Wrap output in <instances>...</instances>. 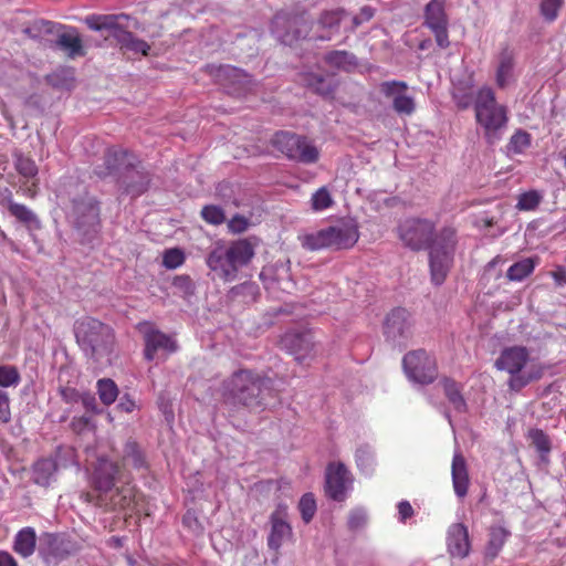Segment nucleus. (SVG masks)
Instances as JSON below:
<instances>
[{
    "mask_svg": "<svg viewBox=\"0 0 566 566\" xmlns=\"http://www.w3.org/2000/svg\"><path fill=\"white\" fill-rule=\"evenodd\" d=\"M122 492H125V493H130V490H123ZM118 499L117 500H114L111 504H109V507L112 510H125V509H128L130 506V497L127 495V494H123L120 495L119 493L116 495Z\"/></svg>",
    "mask_w": 566,
    "mask_h": 566,
    "instance_id": "obj_60",
    "label": "nucleus"
},
{
    "mask_svg": "<svg viewBox=\"0 0 566 566\" xmlns=\"http://www.w3.org/2000/svg\"><path fill=\"white\" fill-rule=\"evenodd\" d=\"M527 360V349L521 346H513L501 352L499 358L495 360V367L509 374H518L524 368Z\"/></svg>",
    "mask_w": 566,
    "mask_h": 566,
    "instance_id": "obj_17",
    "label": "nucleus"
},
{
    "mask_svg": "<svg viewBox=\"0 0 566 566\" xmlns=\"http://www.w3.org/2000/svg\"><path fill=\"white\" fill-rule=\"evenodd\" d=\"M397 509H398V520L401 523H405L415 513L411 504L406 500L400 501L397 505Z\"/></svg>",
    "mask_w": 566,
    "mask_h": 566,
    "instance_id": "obj_59",
    "label": "nucleus"
},
{
    "mask_svg": "<svg viewBox=\"0 0 566 566\" xmlns=\"http://www.w3.org/2000/svg\"><path fill=\"white\" fill-rule=\"evenodd\" d=\"M186 256L181 249H167L163 254V265L168 270H175L185 263Z\"/></svg>",
    "mask_w": 566,
    "mask_h": 566,
    "instance_id": "obj_50",
    "label": "nucleus"
},
{
    "mask_svg": "<svg viewBox=\"0 0 566 566\" xmlns=\"http://www.w3.org/2000/svg\"><path fill=\"white\" fill-rule=\"evenodd\" d=\"M298 510L305 523H310L314 517L317 506L313 493H305L298 502Z\"/></svg>",
    "mask_w": 566,
    "mask_h": 566,
    "instance_id": "obj_49",
    "label": "nucleus"
},
{
    "mask_svg": "<svg viewBox=\"0 0 566 566\" xmlns=\"http://www.w3.org/2000/svg\"><path fill=\"white\" fill-rule=\"evenodd\" d=\"M137 164V158L128 150L109 148L105 155V165L109 174H128Z\"/></svg>",
    "mask_w": 566,
    "mask_h": 566,
    "instance_id": "obj_22",
    "label": "nucleus"
},
{
    "mask_svg": "<svg viewBox=\"0 0 566 566\" xmlns=\"http://www.w3.org/2000/svg\"><path fill=\"white\" fill-rule=\"evenodd\" d=\"M543 199L538 190H530L521 193L517 199L516 209L520 211L535 210Z\"/></svg>",
    "mask_w": 566,
    "mask_h": 566,
    "instance_id": "obj_44",
    "label": "nucleus"
},
{
    "mask_svg": "<svg viewBox=\"0 0 566 566\" xmlns=\"http://www.w3.org/2000/svg\"><path fill=\"white\" fill-rule=\"evenodd\" d=\"M334 205V200L326 187L318 188L311 197V209L315 212L324 211Z\"/></svg>",
    "mask_w": 566,
    "mask_h": 566,
    "instance_id": "obj_43",
    "label": "nucleus"
},
{
    "mask_svg": "<svg viewBox=\"0 0 566 566\" xmlns=\"http://www.w3.org/2000/svg\"><path fill=\"white\" fill-rule=\"evenodd\" d=\"M473 107L485 142L489 145L499 143L509 124L507 106L497 102L492 87L484 85L476 91Z\"/></svg>",
    "mask_w": 566,
    "mask_h": 566,
    "instance_id": "obj_3",
    "label": "nucleus"
},
{
    "mask_svg": "<svg viewBox=\"0 0 566 566\" xmlns=\"http://www.w3.org/2000/svg\"><path fill=\"white\" fill-rule=\"evenodd\" d=\"M457 245L455 229L443 227L427 248L429 250L430 279L434 285L440 286L444 283L454 263Z\"/></svg>",
    "mask_w": 566,
    "mask_h": 566,
    "instance_id": "obj_7",
    "label": "nucleus"
},
{
    "mask_svg": "<svg viewBox=\"0 0 566 566\" xmlns=\"http://www.w3.org/2000/svg\"><path fill=\"white\" fill-rule=\"evenodd\" d=\"M201 218L209 224L220 226L226 220L224 210L217 205H207L201 209Z\"/></svg>",
    "mask_w": 566,
    "mask_h": 566,
    "instance_id": "obj_48",
    "label": "nucleus"
},
{
    "mask_svg": "<svg viewBox=\"0 0 566 566\" xmlns=\"http://www.w3.org/2000/svg\"><path fill=\"white\" fill-rule=\"evenodd\" d=\"M60 395L64 402L72 405L80 402L82 392L72 387H61Z\"/></svg>",
    "mask_w": 566,
    "mask_h": 566,
    "instance_id": "obj_56",
    "label": "nucleus"
},
{
    "mask_svg": "<svg viewBox=\"0 0 566 566\" xmlns=\"http://www.w3.org/2000/svg\"><path fill=\"white\" fill-rule=\"evenodd\" d=\"M10 213L18 219L20 222H22L30 232H33L35 230L41 229L42 224L38 216L25 205L12 202L10 207L8 208ZM31 238L34 242H36V239L33 233H30Z\"/></svg>",
    "mask_w": 566,
    "mask_h": 566,
    "instance_id": "obj_28",
    "label": "nucleus"
},
{
    "mask_svg": "<svg viewBox=\"0 0 566 566\" xmlns=\"http://www.w3.org/2000/svg\"><path fill=\"white\" fill-rule=\"evenodd\" d=\"M248 227L249 220L241 214H235L228 221V229L232 233H242Z\"/></svg>",
    "mask_w": 566,
    "mask_h": 566,
    "instance_id": "obj_55",
    "label": "nucleus"
},
{
    "mask_svg": "<svg viewBox=\"0 0 566 566\" xmlns=\"http://www.w3.org/2000/svg\"><path fill=\"white\" fill-rule=\"evenodd\" d=\"M76 343L86 357L99 363L109 360L115 346L114 329L91 316L81 317L74 323Z\"/></svg>",
    "mask_w": 566,
    "mask_h": 566,
    "instance_id": "obj_4",
    "label": "nucleus"
},
{
    "mask_svg": "<svg viewBox=\"0 0 566 566\" xmlns=\"http://www.w3.org/2000/svg\"><path fill=\"white\" fill-rule=\"evenodd\" d=\"M444 0H431L424 8V24L431 30L448 24Z\"/></svg>",
    "mask_w": 566,
    "mask_h": 566,
    "instance_id": "obj_30",
    "label": "nucleus"
},
{
    "mask_svg": "<svg viewBox=\"0 0 566 566\" xmlns=\"http://www.w3.org/2000/svg\"><path fill=\"white\" fill-rule=\"evenodd\" d=\"M402 367L408 379L416 384H431L438 376L434 357L423 349H417L406 354L402 359Z\"/></svg>",
    "mask_w": 566,
    "mask_h": 566,
    "instance_id": "obj_11",
    "label": "nucleus"
},
{
    "mask_svg": "<svg viewBox=\"0 0 566 566\" xmlns=\"http://www.w3.org/2000/svg\"><path fill=\"white\" fill-rule=\"evenodd\" d=\"M511 535L510 531L504 526L496 525L490 528L489 541L485 547L488 557L494 558L499 555L506 539Z\"/></svg>",
    "mask_w": 566,
    "mask_h": 566,
    "instance_id": "obj_32",
    "label": "nucleus"
},
{
    "mask_svg": "<svg viewBox=\"0 0 566 566\" xmlns=\"http://www.w3.org/2000/svg\"><path fill=\"white\" fill-rule=\"evenodd\" d=\"M448 552L453 557L464 558L470 552V541L468 528L461 524H452L448 530L447 536Z\"/></svg>",
    "mask_w": 566,
    "mask_h": 566,
    "instance_id": "obj_18",
    "label": "nucleus"
},
{
    "mask_svg": "<svg viewBox=\"0 0 566 566\" xmlns=\"http://www.w3.org/2000/svg\"><path fill=\"white\" fill-rule=\"evenodd\" d=\"M117 408L120 411L129 413L136 409V402L129 395L125 394L119 398Z\"/></svg>",
    "mask_w": 566,
    "mask_h": 566,
    "instance_id": "obj_64",
    "label": "nucleus"
},
{
    "mask_svg": "<svg viewBox=\"0 0 566 566\" xmlns=\"http://www.w3.org/2000/svg\"><path fill=\"white\" fill-rule=\"evenodd\" d=\"M391 107L399 116H411L416 111L415 97L406 92L394 101Z\"/></svg>",
    "mask_w": 566,
    "mask_h": 566,
    "instance_id": "obj_45",
    "label": "nucleus"
},
{
    "mask_svg": "<svg viewBox=\"0 0 566 566\" xmlns=\"http://www.w3.org/2000/svg\"><path fill=\"white\" fill-rule=\"evenodd\" d=\"M328 239L327 228L300 235L301 245L307 251L331 249Z\"/></svg>",
    "mask_w": 566,
    "mask_h": 566,
    "instance_id": "obj_35",
    "label": "nucleus"
},
{
    "mask_svg": "<svg viewBox=\"0 0 566 566\" xmlns=\"http://www.w3.org/2000/svg\"><path fill=\"white\" fill-rule=\"evenodd\" d=\"M124 452L125 455L132 460V463L136 469H140L145 465L143 452L135 441H128L125 444Z\"/></svg>",
    "mask_w": 566,
    "mask_h": 566,
    "instance_id": "obj_52",
    "label": "nucleus"
},
{
    "mask_svg": "<svg viewBox=\"0 0 566 566\" xmlns=\"http://www.w3.org/2000/svg\"><path fill=\"white\" fill-rule=\"evenodd\" d=\"M126 14H91L85 18L86 25L93 31L107 30L117 41L122 49L147 55L150 45L136 38L132 32L125 30L120 24L122 20H127Z\"/></svg>",
    "mask_w": 566,
    "mask_h": 566,
    "instance_id": "obj_8",
    "label": "nucleus"
},
{
    "mask_svg": "<svg viewBox=\"0 0 566 566\" xmlns=\"http://www.w3.org/2000/svg\"><path fill=\"white\" fill-rule=\"evenodd\" d=\"M367 512L363 507H355L348 514L347 525L350 531H358L367 524Z\"/></svg>",
    "mask_w": 566,
    "mask_h": 566,
    "instance_id": "obj_51",
    "label": "nucleus"
},
{
    "mask_svg": "<svg viewBox=\"0 0 566 566\" xmlns=\"http://www.w3.org/2000/svg\"><path fill=\"white\" fill-rule=\"evenodd\" d=\"M563 0H542L539 3V12L542 18L548 22H554L563 7Z\"/></svg>",
    "mask_w": 566,
    "mask_h": 566,
    "instance_id": "obj_47",
    "label": "nucleus"
},
{
    "mask_svg": "<svg viewBox=\"0 0 566 566\" xmlns=\"http://www.w3.org/2000/svg\"><path fill=\"white\" fill-rule=\"evenodd\" d=\"M528 438L536 451L539 453L541 461L547 463L548 454L552 450V443L548 436L542 429H531Z\"/></svg>",
    "mask_w": 566,
    "mask_h": 566,
    "instance_id": "obj_37",
    "label": "nucleus"
},
{
    "mask_svg": "<svg viewBox=\"0 0 566 566\" xmlns=\"http://www.w3.org/2000/svg\"><path fill=\"white\" fill-rule=\"evenodd\" d=\"M259 287L255 283L253 282H244L242 284H239L237 286H233L231 290H230V294L232 296H237V295H240V294H250V295H254L256 294Z\"/></svg>",
    "mask_w": 566,
    "mask_h": 566,
    "instance_id": "obj_58",
    "label": "nucleus"
},
{
    "mask_svg": "<svg viewBox=\"0 0 566 566\" xmlns=\"http://www.w3.org/2000/svg\"><path fill=\"white\" fill-rule=\"evenodd\" d=\"M431 31L433 32L436 41L440 48H447L449 45L447 25L431 29Z\"/></svg>",
    "mask_w": 566,
    "mask_h": 566,
    "instance_id": "obj_62",
    "label": "nucleus"
},
{
    "mask_svg": "<svg viewBox=\"0 0 566 566\" xmlns=\"http://www.w3.org/2000/svg\"><path fill=\"white\" fill-rule=\"evenodd\" d=\"M11 421L10 399L6 390L0 388V423L7 424Z\"/></svg>",
    "mask_w": 566,
    "mask_h": 566,
    "instance_id": "obj_54",
    "label": "nucleus"
},
{
    "mask_svg": "<svg viewBox=\"0 0 566 566\" xmlns=\"http://www.w3.org/2000/svg\"><path fill=\"white\" fill-rule=\"evenodd\" d=\"M300 77V81L306 87L325 98H332L338 85L334 77L324 76L313 72H304Z\"/></svg>",
    "mask_w": 566,
    "mask_h": 566,
    "instance_id": "obj_21",
    "label": "nucleus"
},
{
    "mask_svg": "<svg viewBox=\"0 0 566 566\" xmlns=\"http://www.w3.org/2000/svg\"><path fill=\"white\" fill-rule=\"evenodd\" d=\"M535 265L532 258L520 260L509 268L506 277L509 281L521 282L534 272Z\"/></svg>",
    "mask_w": 566,
    "mask_h": 566,
    "instance_id": "obj_36",
    "label": "nucleus"
},
{
    "mask_svg": "<svg viewBox=\"0 0 566 566\" xmlns=\"http://www.w3.org/2000/svg\"><path fill=\"white\" fill-rule=\"evenodd\" d=\"M355 460L358 470L366 475H370L374 471V452L369 446H360L355 453Z\"/></svg>",
    "mask_w": 566,
    "mask_h": 566,
    "instance_id": "obj_39",
    "label": "nucleus"
},
{
    "mask_svg": "<svg viewBox=\"0 0 566 566\" xmlns=\"http://www.w3.org/2000/svg\"><path fill=\"white\" fill-rule=\"evenodd\" d=\"M292 535L291 525L280 518L276 514L271 516V532L268 537V546L273 551H279L285 538Z\"/></svg>",
    "mask_w": 566,
    "mask_h": 566,
    "instance_id": "obj_26",
    "label": "nucleus"
},
{
    "mask_svg": "<svg viewBox=\"0 0 566 566\" xmlns=\"http://www.w3.org/2000/svg\"><path fill=\"white\" fill-rule=\"evenodd\" d=\"M324 61L329 66L345 72H352L358 66L357 56L346 50H334L327 52L324 56Z\"/></svg>",
    "mask_w": 566,
    "mask_h": 566,
    "instance_id": "obj_27",
    "label": "nucleus"
},
{
    "mask_svg": "<svg viewBox=\"0 0 566 566\" xmlns=\"http://www.w3.org/2000/svg\"><path fill=\"white\" fill-rule=\"evenodd\" d=\"M451 476L455 495L463 499L468 494L470 479L467 462L459 451L453 454Z\"/></svg>",
    "mask_w": 566,
    "mask_h": 566,
    "instance_id": "obj_23",
    "label": "nucleus"
},
{
    "mask_svg": "<svg viewBox=\"0 0 566 566\" xmlns=\"http://www.w3.org/2000/svg\"><path fill=\"white\" fill-rule=\"evenodd\" d=\"M222 396L227 403L264 410L275 405L279 389L272 378L253 370L240 369L223 382Z\"/></svg>",
    "mask_w": 566,
    "mask_h": 566,
    "instance_id": "obj_1",
    "label": "nucleus"
},
{
    "mask_svg": "<svg viewBox=\"0 0 566 566\" xmlns=\"http://www.w3.org/2000/svg\"><path fill=\"white\" fill-rule=\"evenodd\" d=\"M532 145V135L526 130L516 129L510 137L505 146V153L509 157L524 154Z\"/></svg>",
    "mask_w": 566,
    "mask_h": 566,
    "instance_id": "obj_33",
    "label": "nucleus"
},
{
    "mask_svg": "<svg viewBox=\"0 0 566 566\" xmlns=\"http://www.w3.org/2000/svg\"><path fill=\"white\" fill-rule=\"evenodd\" d=\"M80 401L87 411H91L93 413L98 412L97 402L93 394L82 392Z\"/></svg>",
    "mask_w": 566,
    "mask_h": 566,
    "instance_id": "obj_61",
    "label": "nucleus"
},
{
    "mask_svg": "<svg viewBox=\"0 0 566 566\" xmlns=\"http://www.w3.org/2000/svg\"><path fill=\"white\" fill-rule=\"evenodd\" d=\"M384 334L394 344H401L411 334L410 314L401 307L392 310L384 323Z\"/></svg>",
    "mask_w": 566,
    "mask_h": 566,
    "instance_id": "obj_14",
    "label": "nucleus"
},
{
    "mask_svg": "<svg viewBox=\"0 0 566 566\" xmlns=\"http://www.w3.org/2000/svg\"><path fill=\"white\" fill-rule=\"evenodd\" d=\"M97 394L104 405H112L118 396L117 385L109 378L99 379L97 381Z\"/></svg>",
    "mask_w": 566,
    "mask_h": 566,
    "instance_id": "obj_40",
    "label": "nucleus"
},
{
    "mask_svg": "<svg viewBox=\"0 0 566 566\" xmlns=\"http://www.w3.org/2000/svg\"><path fill=\"white\" fill-rule=\"evenodd\" d=\"M254 256V248L247 239L233 241L230 245L218 244L208 254L206 263L226 282L238 277L241 268L248 265Z\"/></svg>",
    "mask_w": 566,
    "mask_h": 566,
    "instance_id": "obj_5",
    "label": "nucleus"
},
{
    "mask_svg": "<svg viewBox=\"0 0 566 566\" xmlns=\"http://www.w3.org/2000/svg\"><path fill=\"white\" fill-rule=\"evenodd\" d=\"M551 276L557 287L566 285V268L564 265H557L555 270L551 272Z\"/></svg>",
    "mask_w": 566,
    "mask_h": 566,
    "instance_id": "obj_63",
    "label": "nucleus"
},
{
    "mask_svg": "<svg viewBox=\"0 0 566 566\" xmlns=\"http://www.w3.org/2000/svg\"><path fill=\"white\" fill-rule=\"evenodd\" d=\"M48 82L60 88H70L74 81V71L71 67H63L48 75Z\"/></svg>",
    "mask_w": 566,
    "mask_h": 566,
    "instance_id": "obj_42",
    "label": "nucleus"
},
{
    "mask_svg": "<svg viewBox=\"0 0 566 566\" xmlns=\"http://www.w3.org/2000/svg\"><path fill=\"white\" fill-rule=\"evenodd\" d=\"M281 346L301 363L314 349L313 336L310 332L289 331L281 337Z\"/></svg>",
    "mask_w": 566,
    "mask_h": 566,
    "instance_id": "obj_15",
    "label": "nucleus"
},
{
    "mask_svg": "<svg viewBox=\"0 0 566 566\" xmlns=\"http://www.w3.org/2000/svg\"><path fill=\"white\" fill-rule=\"evenodd\" d=\"M272 145L289 159L301 164H315L319 158V150L311 140L291 132L275 133Z\"/></svg>",
    "mask_w": 566,
    "mask_h": 566,
    "instance_id": "obj_9",
    "label": "nucleus"
},
{
    "mask_svg": "<svg viewBox=\"0 0 566 566\" xmlns=\"http://www.w3.org/2000/svg\"><path fill=\"white\" fill-rule=\"evenodd\" d=\"M398 237L405 247L421 251L430 247L436 237V223L426 218H407L397 228Z\"/></svg>",
    "mask_w": 566,
    "mask_h": 566,
    "instance_id": "obj_10",
    "label": "nucleus"
},
{
    "mask_svg": "<svg viewBox=\"0 0 566 566\" xmlns=\"http://www.w3.org/2000/svg\"><path fill=\"white\" fill-rule=\"evenodd\" d=\"M408 91V84L403 81H384L379 84V92L386 97L391 99V104L397 97H400Z\"/></svg>",
    "mask_w": 566,
    "mask_h": 566,
    "instance_id": "obj_41",
    "label": "nucleus"
},
{
    "mask_svg": "<svg viewBox=\"0 0 566 566\" xmlns=\"http://www.w3.org/2000/svg\"><path fill=\"white\" fill-rule=\"evenodd\" d=\"M55 43L59 48L66 51L70 57L84 55L82 40L74 31L59 34Z\"/></svg>",
    "mask_w": 566,
    "mask_h": 566,
    "instance_id": "obj_34",
    "label": "nucleus"
},
{
    "mask_svg": "<svg viewBox=\"0 0 566 566\" xmlns=\"http://www.w3.org/2000/svg\"><path fill=\"white\" fill-rule=\"evenodd\" d=\"M150 184V179L147 172L139 170L137 168V164L132 170L124 176L123 185L125 186V191L133 196L137 197L144 193Z\"/></svg>",
    "mask_w": 566,
    "mask_h": 566,
    "instance_id": "obj_25",
    "label": "nucleus"
},
{
    "mask_svg": "<svg viewBox=\"0 0 566 566\" xmlns=\"http://www.w3.org/2000/svg\"><path fill=\"white\" fill-rule=\"evenodd\" d=\"M353 475L342 462H331L325 471V493L336 502H343L353 490Z\"/></svg>",
    "mask_w": 566,
    "mask_h": 566,
    "instance_id": "obj_12",
    "label": "nucleus"
},
{
    "mask_svg": "<svg viewBox=\"0 0 566 566\" xmlns=\"http://www.w3.org/2000/svg\"><path fill=\"white\" fill-rule=\"evenodd\" d=\"M144 357L148 361L154 360L159 350L166 354H172L178 349L177 342L171 336L153 327H148L144 331Z\"/></svg>",
    "mask_w": 566,
    "mask_h": 566,
    "instance_id": "obj_16",
    "label": "nucleus"
},
{
    "mask_svg": "<svg viewBox=\"0 0 566 566\" xmlns=\"http://www.w3.org/2000/svg\"><path fill=\"white\" fill-rule=\"evenodd\" d=\"M117 473L118 465L115 462L104 457L98 458L93 473L95 488L105 493L111 491L115 484Z\"/></svg>",
    "mask_w": 566,
    "mask_h": 566,
    "instance_id": "obj_19",
    "label": "nucleus"
},
{
    "mask_svg": "<svg viewBox=\"0 0 566 566\" xmlns=\"http://www.w3.org/2000/svg\"><path fill=\"white\" fill-rule=\"evenodd\" d=\"M55 472L56 462L53 459H40L33 464L32 480L38 485L48 486Z\"/></svg>",
    "mask_w": 566,
    "mask_h": 566,
    "instance_id": "obj_31",
    "label": "nucleus"
},
{
    "mask_svg": "<svg viewBox=\"0 0 566 566\" xmlns=\"http://www.w3.org/2000/svg\"><path fill=\"white\" fill-rule=\"evenodd\" d=\"M21 381V376L15 366H0V388L17 387Z\"/></svg>",
    "mask_w": 566,
    "mask_h": 566,
    "instance_id": "obj_46",
    "label": "nucleus"
},
{
    "mask_svg": "<svg viewBox=\"0 0 566 566\" xmlns=\"http://www.w3.org/2000/svg\"><path fill=\"white\" fill-rule=\"evenodd\" d=\"M14 168L23 178L32 179L38 176L39 169L35 161L24 156L21 151L13 153Z\"/></svg>",
    "mask_w": 566,
    "mask_h": 566,
    "instance_id": "obj_38",
    "label": "nucleus"
},
{
    "mask_svg": "<svg viewBox=\"0 0 566 566\" xmlns=\"http://www.w3.org/2000/svg\"><path fill=\"white\" fill-rule=\"evenodd\" d=\"M511 378L509 380V387L511 390L518 391L525 386H527L531 381V377H526L518 374H510Z\"/></svg>",
    "mask_w": 566,
    "mask_h": 566,
    "instance_id": "obj_57",
    "label": "nucleus"
},
{
    "mask_svg": "<svg viewBox=\"0 0 566 566\" xmlns=\"http://www.w3.org/2000/svg\"><path fill=\"white\" fill-rule=\"evenodd\" d=\"M36 533L33 527L21 528L14 536L12 548L23 558H28L35 552Z\"/></svg>",
    "mask_w": 566,
    "mask_h": 566,
    "instance_id": "obj_24",
    "label": "nucleus"
},
{
    "mask_svg": "<svg viewBox=\"0 0 566 566\" xmlns=\"http://www.w3.org/2000/svg\"><path fill=\"white\" fill-rule=\"evenodd\" d=\"M343 8L323 11L315 23H310L304 15H291L280 12L272 20V33L285 44L292 45L298 40L306 39L315 25L317 34L315 40L329 41L338 33L342 21L347 17Z\"/></svg>",
    "mask_w": 566,
    "mask_h": 566,
    "instance_id": "obj_2",
    "label": "nucleus"
},
{
    "mask_svg": "<svg viewBox=\"0 0 566 566\" xmlns=\"http://www.w3.org/2000/svg\"><path fill=\"white\" fill-rule=\"evenodd\" d=\"M515 53L514 50L505 46L497 56V66L495 71V83L497 87L505 88L515 81Z\"/></svg>",
    "mask_w": 566,
    "mask_h": 566,
    "instance_id": "obj_20",
    "label": "nucleus"
},
{
    "mask_svg": "<svg viewBox=\"0 0 566 566\" xmlns=\"http://www.w3.org/2000/svg\"><path fill=\"white\" fill-rule=\"evenodd\" d=\"M449 403L457 412H465L468 405L461 392V386L451 378H443L440 381Z\"/></svg>",
    "mask_w": 566,
    "mask_h": 566,
    "instance_id": "obj_29",
    "label": "nucleus"
},
{
    "mask_svg": "<svg viewBox=\"0 0 566 566\" xmlns=\"http://www.w3.org/2000/svg\"><path fill=\"white\" fill-rule=\"evenodd\" d=\"M219 72L226 77L231 78L234 83L247 84L249 83V75L244 73L241 69L224 65L219 69Z\"/></svg>",
    "mask_w": 566,
    "mask_h": 566,
    "instance_id": "obj_53",
    "label": "nucleus"
},
{
    "mask_svg": "<svg viewBox=\"0 0 566 566\" xmlns=\"http://www.w3.org/2000/svg\"><path fill=\"white\" fill-rule=\"evenodd\" d=\"M70 185L80 189L77 196L71 198L70 206L66 207L67 219L84 239L91 241L97 235L101 228L99 201L88 195L81 185L73 181Z\"/></svg>",
    "mask_w": 566,
    "mask_h": 566,
    "instance_id": "obj_6",
    "label": "nucleus"
},
{
    "mask_svg": "<svg viewBox=\"0 0 566 566\" xmlns=\"http://www.w3.org/2000/svg\"><path fill=\"white\" fill-rule=\"evenodd\" d=\"M328 242L332 250L353 248L359 239L358 224L354 219H340L327 227Z\"/></svg>",
    "mask_w": 566,
    "mask_h": 566,
    "instance_id": "obj_13",
    "label": "nucleus"
}]
</instances>
